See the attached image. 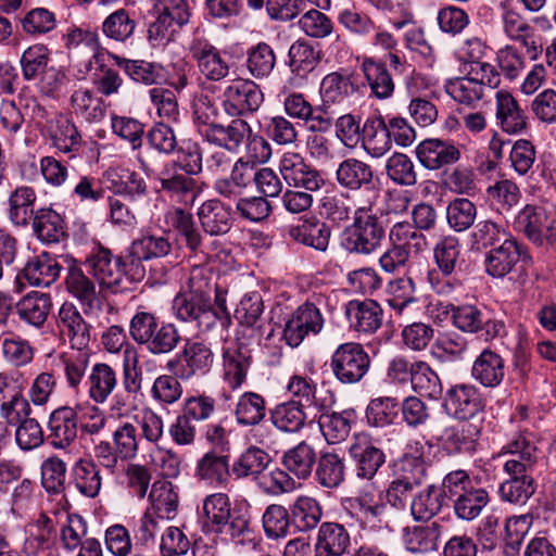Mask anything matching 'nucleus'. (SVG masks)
Segmentation results:
<instances>
[{
  "mask_svg": "<svg viewBox=\"0 0 556 556\" xmlns=\"http://www.w3.org/2000/svg\"><path fill=\"white\" fill-rule=\"evenodd\" d=\"M279 170L289 187L293 188L286 190L282 194L283 207L292 214H300L311 208L314 201L312 192L325 186L321 174L296 152H286L281 156Z\"/></svg>",
  "mask_w": 556,
  "mask_h": 556,
  "instance_id": "obj_1",
  "label": "nucleus"
},
{
  "mask_svg": "<svg viewBox=\"0 0 556 556\" xmlns=\"http://www.w3.org/2000/svg\"><path fill=\"white\" fill-rule=\"evenodd\" d=\"M213 286L202 268H193L185 291L173 300L175 316L185 323H192L201 331H208L217 323L213 311Z\"/></svg>",
  "mask_w": 556,
  "mask_h": 556,
  "instance_id": "obj_2",
  "label": "nucleus"
},
{
  "mask_svg": "<svg viewBox=\"0 0 556 556\" xmlns=\"http://www.w3.org/2000/svg\"><path fill=\"white\" fill-rule=\"evenodd\" d=\"M442 485L444 492L454 498V513L460 520L477 519L491 502L489 491L479 486L465 470L448 472L444 477Z\"/></svg>",
  "mask_w": 556,
  "mask_h": 556,
  "instance_id": "obj_3",
  "label": "nucleus"
},
{
  "mask_svg": "<svg viewBox=\"0 0 556 556\" xmlns=\"http://www.w3.org/2000/svg\"><path fill=\"white\" fill-rule=\"evenodd\" d=\"M369 205L359 206L354 212L353 224L348 226L341 235V247L351 254L369 255L381 245L384 237L382 226L378 218L370 213Z\"/></svg>",
  "mask_w": 556,
  "mask_h": 556,
  "instance_id": "obj_4",
  "label": "nucleus"
},
{
  "mask_svg": "<svg viewBox=\"0 0 556 556\" xmlns=\"http://www.w3.org/2000/svg\"><path fill=\"white\" fill-rule=\"evenodd\" d=\"M233 417L241 427H250V439L255 443L269 446L273 443V431L263 425L267 407L265 397L256 392L242 393L233 407Z\"/></svg>",
  "mask_w": 556,
  "mask_h": 556,
  "instance_id": "obj_5",
  "label": "nucleus"
},
{
  "mask_svg": "<svg viewBox=\"0 0 556 556\" xmlns=\"http://www.w3.org/2000/svg\"><path fill=\"white\" fill-rule=\"evenodd\" d=\"M369 366V355L357 342L340 344L330 357L331 371L343 384L359 382L367 374Z\"/></svg>",
  "mask_w": 556,
  "mask_h": 556,
  "instance_id": "obj_6",
  "label": "nucleus"
},
{
  "mask_svg": "<svg viewBox=\"0 0 556 556\" xmlns=\"http://www.w3.org/2000/svg\"><path fill=\"white\" fill-rule=\"evenodd\" d=\"M102 286L109 288L118 287L125 275L136 273V265L130 264V257H113L111 252L102 247L92 253L85 255L81 262Z\"/></svg>",
  "mask_w": 556,
  "mask_h": 556,
  "instance_id": "obj_7",
  "label": "nucleus"
},
{
  "mask_svg": "<svg viewBox=\"0 0 556 556\" xmlns=\"http://www.w3.org/2000/svg\"><path fill=\"white\" fill-rule=\"evenodd\" d=\"M42 485L48 493L62 494L60 508H55L53 514L56 521L62 526V541L67 548L70 545L66 539V530L70 529V507L67 504L65 491L66 464L58 457H49L41 467Z\"/></svg>",
  "mask_w": 556,
  "mask_h": 556,
  "instance_id": "obj_8",
  "label": "nucleus"
},
{
  "mask_svg": "<svg viewBox=\"0 0 556 556\" xmlns=\"http://www.w3.org/2000/svg\"><path fill=\"white\" fill-rule=\"evenodd\" d=\"M325 325L319 308L306 302L300 305L286 320L283 328V340L291 348H298L305 337L318 334Z\"/></svg>",
  "mask_w": 556,
  "mask_h": 556,
  "instance_id": "obj_9",
  "label": "nucleus"
},
{
  "mask_svg": "<svg viewBox=\"0 0 556 556\" xmlns=\"http://www.w3.org/2000/svg\"><path fill=\"white\" fill-rule=\"evenodd\" d=\"M539 450L532 438L525 433L515 435L500 456L506 457L503 464L507 475H531L539 459Z\"/></svg>",
  "mask_w": 556,
  "mask_h": 556,
  "instance_id": "obj_10",
  "label": "nucleus"
},
{
  "mask_svg": "<svg viewBox=\"0 0 556 556\" xmlns=\"http://www.w3.org/2000/svg\"><path fill=\"white\" fill-rule=\"evenodd\" d=\"M187 172L178 168L175 161L169 162L159 174L161 189L175 202L192 206L200 193L198 181Z\"/></svg>",
  "mask_w": 556,
  "mask_h": 556,
  "instance_id": "obj_11",
  "label": "nucleus"
},
{
  "mask_svg": "<svg viewBox=\"0 0 556 556\" xmlns=\"http://www.w3.org/2000/svg\"><path fill=\"white\" fill-rule=\"evenodd\" d=\"M263 100L261 88L249 79L233 80L223 93V105L230 116L255 112Z\"/></svg>",
  "mask_w": 556,
  "mask_h": 556,
  "instance_id": "obj_12",
  "label": "nucleus"
},
{
  "mask_svg": "<svg viewBox=\"0 0 556 556\" xmlns=\"http://www.w3.org/2000/svg\"><path fill=\"white\" fill-rule=\"evenodd\" d=\"M443 407L456 419L472 421L483 409V400L475 386L455 384L446 391Z\"/></svg>",
  "mask_w": 556,
  "mask_h": 556,
  "instance_id": "obj_13",
  "label": "nucleus"
},
{
  "mask_svg": "<svg viewBox=\"0 0 556 556\" xmlns=\"http://www.w3.org/2000/svg\"><path fill=\"white\" fill-rule=\"evenodd\" d=\"M191 58L197 62L200 73L208 80L219 81L229 73L228 62L220 51L206 38L195 36L190 46Z\"/></svg>",
  "mask_w": 556,
  "mask_h": 556,
  "instance_id": "obj_14",
  "label": "nucleus"
},
{
  "mask_svg": "<svg viewBox=\"0 0 556 556\" xmlns=\"http://www.w3.org/2000/svg\"><path fill=\"white\" fill-rule=\"evenodd\" d=\"M501 20L505 35L510 40L520 42L526 48L530 59L536 60L542 52V45L528 21L516 9L506 4L502 5Z\"/></svg>",
  "mask_w": 556,
  "mask_h": 556,
  "instance_id": "obj_15",
  "label": "nucleus"
},
{
  "mask_svg": "<svg viewBox=\"0 0 556 556\" xmlns=\"http://www.w3.org/2000/svg\"><path fill=\"white\" fill-rule=\"evenodd\" d=\"M349 454L355 464L356 476L362 479L371 480L386 462L383 451L375 445L369 435L364 433L353 438Z\"/></svg>",
  "mask_w": 556,
  "mask_h": 556,
  "instance_id": "obj_16",
  "label": "nucleus"
},
{
  "mask_svg": "<svg viewBox=\"0 0 556 556\" xmlns=\"http://www.w3.org/2000/svg\"><path fill=\"white\" fill-rule=\"evenodd\" d=\"M100 56L101 47L96 31L72 29V63L77 77L84 78L93 68L94 62L100 63Z\"/></svg>",
  "mask_w": 556,
  "mask_h": 556,
  "instance_id": "obj_17",
  "label": "nucleus"
},
{
  "mask_svg": "<svg viewBox=\"0 0 556 556\" xmlns=\"http://www.w3.org/2000/svg\"><path fill=\"white\" fill-rule=\"evenodd\" d=\"M336 180L349 191H366L376 194V177L371 165L356 159L343 160L336 170Z\"/></svg>",
  "mask_w": 556,
  "mask_h": 556,
  "instance_id": "obj_18",
  "label": "nucleus"
},
{
  "mask_svg": "<svg viewBox=\"0 0 556 556\" xmlns=\"http://www.w3.org/2000/svg\"><path fill=\"white\" fill-rule=\"evenodd\" d=\"M58 262L47 253L30 258L16 275V291L21 292L27 282L35 287H49L60 275Z\"/></svg>",
  "mask_w": 556,
  "mask_h": 556,
  "instance_id": "obj_19",
  "label": "nucleus"
},
{
  "mask_svg": "<svg viewBox=\"0 0 556 556\" xmlns=\"http://www.w3.org/2000/svg\"><path fill=\"white\" fill-rule=\"evenodd\" d=\"M176 362L181 364L179 377L188 380L195 375L208 372L214 363V354L205 343L187 340L176 355Z\"/></svg>",
  "mask_w": 556,
  "mask_h": 556,
  "instance_id": "obj_20",
  "label": "nucleus"
},
{
  "mask_svg": "<svg viewBox=\"0 0 556 556\" xmlns=\"http://www.w3.org/2000/svg\"><path fill=\"white\" fill-rule=\"evenodd\" d=\"M530 262L527 250H523L516 240L505 239L504 242L485 256V270L492 277H504L511 271L518 261Z\"/></svg>",
  "mask_w": 556,
  "mask_h": 556,
  "instance_id": "obj_21",
  "label": "nucleus"
},
{
  "mask_svg": "<svg viewBox=\"0 0 556 556\" xmlns=\"http://www.w3.org/2000/svg\"><path fill=\"white\" fill-rule=\"evenodd\" d=\"M393 477L420 486L427 479L424 444L414 441L407 444L405 453L394 462Z\"/></svg>",
  "mask_w": 556,
  "mask_h": 556,
  "instance_id": "obj_22",
  "label": "nucleus"
},
{
  "mask_svg": "<svg viewBox=\"0 0 556 556\" xmlns=\"http://www.w3.org/2000/svg\"><path fill=\"white\" fill-rule=\"evenodd\" d=\"M173 250L172 242L165 236L148 235L132 242L129 251L130 264L136 265V273L132 279H140L144 276V268L141 261L165 257Z\"/></svg>",
  "mask_w": 556,
  "mask_h": 556,
  "instance_id": "obj_23",
  "label": "nucleus"
},
{
  "mask_svg": "<svg viewBox=\"0 0 556 556\" xmlns=\"http://www.w3.org/2000/svg\"><path fill=\"white\" fill-rule=\"evenodd\" d=\"M345 316L355 331L374 333L382 325L383 311L374 300H352L345 306Z\"/></svg>",
  "mask_w": 556,
  "mask_h": 556,
  "instance_id": "obj_24",
  "label": "nucleus"
},
{
  "mask_svg": "<svg viewBox=\"0 0 556 556\" xmlns=\"http://www.w3.org/2000/svg\"><path fill=\"white\" fill-rule=\"evenodd\" d=\"M420 163L428 169L435 170L456 163L460 157L459 149L451 141L426 139L416 149Z\"/></svg>",
  "mask_w": 556,
  "mask_h": 556,
  "instance_id": "obj_25",
  "label": "nucleus"
},
{
  "mask_svg": "<svg viewBox=\"0 0 556 556\" xmlns=\"http://www.w3.org/2000/svg\"><path fill=\"white\" fill-rule=\"evenodd\" d=\"M156 363L148 358L140 364L139 352L132 344H127L123 351V387L128 394H138L142 388L143 371L154 374Z\"/></svg>",
  "mask_w": 556,
  "mask_h": 556,
  "instance_id": "obj_26",
  "label": "nucleus"
},
{
  "mask_svg": "<svg viewBox=\"0 0 556 556\" xmlns=\"http://www.w3.org/2000/svg\"><path fill=\"white\" fill-rule=\"evenodd\" d=\"M89 327L79 313H72V350H77L75 363L72 364V386L85 375L89 364Z\"/></svg>",
  "mask_w": 556,
  "mask_h": 556,
  "instance_id": "obj_27",
  "label": "nucleus"
},
{
  "mask_svg": "<svg viewBox=\"0 0 556 556\" xmlns=\"http://www.w3.org/2000/svg\"><path fill=\"white\" fill-rule=\"evenodd\" d=\"M307 408L302 401L290 400L279 403L269 412L270 420L282 432L298 433L308 419Z\"/></svg>",
  "mask_w": 556,
  "mask_h": 556,
  "instance_id": "obj_28",
  "label": "nucleus"
},
{
  "mask_svg": "<svg viewBox=\"0 0 556 556\" xmlns=\"http://www.w3.org/2000/svg\"><path fill=\"white\" fill-rule=\"evenodd\" d=\"M495 103L496 121L505 132L519 134L526 129V112L520 108L517 100L508 91H497L495 96Z\"/></svg>",
  "mask_w": 556,
  "mask_h": 556,
  "instance_id": "obj_29",
  "label": "nucleus"
},
{
  "mask_svg": "<svg viewBox=\"0 0 556 556\" xmlns=\"http://www.w3.org/2000/svg\"><path fill=\"white\" fill-rule=\"evenodd\" d=\"M288 235L298 243L325 252L329 245L331 230L326 223L311 217L291 226Z\"/></svg>",
  "mask_w": 556,
  "mask_h": 556,
  "instance_id": "obj_30",
  "label": "nucleus"
},
{
  "mask_svg": "<svg viewBox=\"0 0 556 556\" xmlns=\"http://www.w3.org/2000/svg\"><path fill=\"white\" fill-rule=\"evenodd\" d=\"M350 546L348 530L338 522L320 525L315 544L316 556H342Z\"/></svg>",
  "mask_w": 556,
  "mask_h": 556,
  "instance_id": "obj_31",
  "label": "nucleus"
},
{
  "mask_svg": "<svg viewBox=\"0 0 556 556\" xmlns=\"http://www.w3.org/2000/svg\"><path fill=\"white\" fill-rule=\"evenodd\" d=\"M108 55L135 83L151 86L165 79L163 66L159 63L129 60L112 52H109Z\"/></svg>",
  "mask_w": 556,
  "mask_h": 556,
  "instance_id": "obj_32",
  "label": "nucleus"
},
{
  "mask_svg": "<svg viewBox=\"0 0 556 556\" xmlns=\"http://www.w3.org/2000/svg\"><path fill=\"white\" fill-rule=\"evenodd\" d=\"M362 147L372 157H381L392 148V139L383 117L367 118L363 126Z\"/></svg>",
  "mask_w": 556,
  "mask_h": 556,
  "instance_id": "obj_33",
  "label": "nucleus"
},
{
  "mask_svg": "<svg viewBox=\"0 0 556 556\" xmlns=\"http://www.w3.org/2000/svg\"><path fill=\"white\" fill-rule=\"evenodd\" d=\"M250 136L251 126L244 119L236 118L226 126L218 124L206 140L229 152H238Z\"/></svg>",
  "mask_w": 556,
  "mask_h": 556,
  "instance_id": "obj_34",
  "label": "nucleus"
},
{
  "mask_svg": "<svg viewBox=\"0 0 556 556\" xmlns=\"http://www.w3.org/2000/svg\"><path fill=\"white\" fill-rule=\"evenodd\" d=\"M202 229L211 236L226 233L231 226L230 210L218 200H208L198 210Z\"/></svg>",
  "mask_w": 556,
  "mask_h": 556,
  "instance_id": "obj_35",
  "label": "nucleus"
},
{
  "mask_svg": "<svg viewBox=\"0 0 556 556\" xmlns=\"http://www.w3.org/2000/svg\"><path fill=\"white\" fill-rule=\"evenodd\" d=\"M472 376L484 387H497L505 376L504 359L489 349L483 350L473 363Z\"/></svg>",
  "mask_w": 556,
  "mask_h": 556,
  "instance_id": "obj_36",
  "label": "nucleus"
},
{
  "mask_svg": "<svg viewBox=\"0 0 556 556\" xmlns=\"http://www.w3.org/2000/svg\"><path fill=\"white\" fill-rule=\"evenodd\" d=\"M361 68L372 96L384 100L393 94L395 85L383 62L364 58Z\"/></svg>",
  "mask_w": 556,
  "mask_h": 556,
  "instance_id": "obj_37",
  "label": "nucleus"
},
{
  "mask_svg": "<svg viewBox=\"0 0 556 556\" xmlns=\"http://www.w3.org/2000/svg\"><path fill=\"white\" fill-rule=\"evenodd\" d=\"M165 220L185 241L189 250L192 252L201 250L203 238L191 213L181 207H173L166 213Z\"/></svg>",
  "mask_w": 556,
  "mask_h": 556,
  "instance_id": "obj_38",
  "label": "nucleus"
},
{
  "mask_svg": "<svg viewBox=\"0 0 556 556\" xmlns=\"http://www.w3.org/2000/svg\"><path fill=\"white\" fill-rule=\"evenodd\" d=\"M481 433V425L476 421L464 420L454 426L446 427L442 433L443 444L454 452H470Z\"/></svg>",
  "mask_w": 556,
  "mask_h": 556,
  "instance_id": "obj_39",
  "label": "nucleus"
},
{
  "mask_svg": "<svg viewBox=\"0 0 556 556\" xmlns=\"http://www.w3.org/2000/svg\"><path fill=\"white\" fill-rule=\"evenodd\" d=\"M18 317L34 327L45 324L50 308L51 300L47 293L33 291L23 296L15 305Z\"/></svg>",
  "mask_w": 556,
  "mask_h": 556,
  "instance_id": "obj_40",
  "label": "nucleus"
},
{
  "mask_svg": "<svg viewBox=\"0 0 556 556\" xmlns=\"http://www.w3.org/2000/svg\"><path fill=\"white\" fill-rule=\"evenodd\" d=\"M250 358L247 350L230 346L223 352L224 379L228 386L236 390L245 381L250 368Z\"/></svg>",
  "mask_w": 556,
  "mask_h": 556,
  "instance_id": "obj_41",
  "label": "nucleus"
},
{
  "mask_svg": "<svg viewBox=\"0 0 556 556\" xmlns=\"http://www.w3.org/2000/svg\"><path fill=\"white\" fill-rule=\"evenodd\" d=\"M316 481L324 488H338L345 477L344 459L334 452H321L316 459Z\"/></svg>",
  "mask_w": 556,
  "mask_h": 556,
  "instance_id": "obj_42",
  "label": "nucleus"
},
{
  "mask_svg": "<svg viewBox=\"0 0 556 556\" xmlns=\"http://www.w3.org/2000/svg\"><path fill=\"white\" fill-rule=\"evenodd\" d=\"M195 477L214 486L224 485L230 477L228 457L206 453L197 464Z\"/></svg>",
  "mask_w": 556,
  "mask_h": 556,
  "instance_id": "obj_43",
  "label": "nucleus"
},
{
  "mask_svg": "<svg viewBox=\"0 0 556 556\" xmlns=\"http://www.w3.org/2000/svg\"><path fill=\"white\" fill-rule=\"evenodd\" d=\"M547 213L543 207L526 205L516 216L515 227L541 247L544 244L543 228L548 218Z\"/></svg>",
  "mask_w": 556,
  "mask_h": 556,
  "instance_id": "obj_44",
  "label": "nucleus"
},
{
  "mask_svg": "<svg viewBox=\"0 0 556 556\" xmlns=\"http://www.w3.org/2000/svg\"><path fill=\"white\" fill-rule=\"evenodd\" d=\"M462 255V244L457 237L448 235L441 238L433 248L434 263L442 276L455 274Z\"/></svg>",
  "mask_w": 556,
  "mask_h": 556,
  "instance_id": "obj_45",
  "label": "nucleus"
},
{
  "mask_svg": "<svg viewBox=\"0 0 556 556\" xmlns=\"http://www.w3.org/2000/svg\"><path fill=\"white\" fill-rule=\"evenodd\" d=\"M444 489L441 490L434 484L428 485L414 496L410 503V513L417 521L432 519L442 508L444 501Z\"/></svg>",
  "mask_w": 556,
  "mask_h": 556,
  "instance_id": "obj_46",
  "label": "nucleus"
},
{
  "mask_svg": "<svg viewBox=\"0 0 556 556\" xmlns=\"http://www.w3.org/2000/svg\"><path fill=\"white\" fill-rule=\"evenodd\" d=\"M316 459L314 447L302 441L285 453L282 463L295 477L306 479L311 476Z\"/></svg>",
  "mask_w": 556,
  "mask_h": 556,
  "instance_id": "obj_47",
  "label": "nucleus"
},
{
  "mask_svg": "<svg viewBox=\"0 0 556 556\" xmlns=\"http://www.w3.org/2000/svg\"><path fill=\"white\" fill-rule=\"evenodd\" d=\"M442 535V526L434 521L426 526L414 527L405 535L406 548L412 553L437 551Z\"/></svg>",
  "mask_w": 556,
  "mask_h": 556,
  "instance_id": "obj_48",
  "label": "nucleus"
},
{
  "mask_svg": "<svg viewBox=\"0 0 556 556\" xmlns=\"http://www.w3.org/2000/svg\"><path fill=\"white\" fill-rule=\"evenodd\" d=\"M390 243H396L407 253V260L424 252L428 245L426 236L409 223H396L389 233Z\"/></svg>",
  "mask_w": 556,
  "mask_h": 556,
  "instance_id": "obj_49",
  "label": "nucleus"
},
{
  "mask_svg": "<svg viewBox=\"0 0 556 556\" xmlns=\"http://www.w3.org/2000/svg\"><path fill=\"white\" fill-rule=\"evenodd\" d=\"M33 228L38 238L46 242H59L66 237L63 218L51 208L37 211L34 216Z\"/></svg>",
  "mask_w": 556,
  "mask_h": 556,
  "instance_id": "obj_50",
  "label": "nucleus"
},
{
  "mask_svg": "<svg viewBox=\"0 0 556 556\" xmlns=\"http://www.w3.org/2000/svg\"><path fill=\"white\" fill-rule=\"evenodd\" d=\"M36 193L30 187H18L10 195L9 217L15 226H27L34 220Z\"/></svg>",
  "mask_w": 556,
  "mask_h": 556,
  "instance_id": "obj_51",
  "label": "nucleus"
},
{
  "mask_svg": "<svg viewBox=\"0 0 556 556\" xmlns=\"http://www.w3.org/2000/svg\"><path fill=\"white\" fill-rule=\"evenodd\" d=\"M289 67L298 76L311 73L320 61V50L305 40H296L289 48Z\"/></svg>",
  "mask_w": 556,
  "mask_h": 556,
  "instance_id": "obj_52",
  "label": "nucleus"
},
{
  "mask_svg": "<svg viewBox=\"0 0 556 556\" xmlns=\"http://www.w3.org/2000/svg\"><path fill=\"white\" fill-rule=\"evenodd\" d=\"M137 22L125 9H118L108 15L101 26L105 37L119 43H125L132 38Z\"/></svg>",
  "mask_w": 556,
  "mask_h": 556,
  "instance_id": "obj_53",
  "label": "nucleus"
},
{
  "mask_svg": "<svg viewBox=\"0 0 556 556\" xmlns=\"http://www.w3.org/2000/svg\"><path fill=\"white\" fill-rule=\"evenodd\" d=\"M292 518L301 531L315 529L321 520L320 503L307 495L299 496L291 506Z\"/></svg>",
  "mask_w": 556,
  "mask_h": 556,
  "instance_id": "obj_54",
  "label": "nucleus"
},
{
  "mask_svg": "<svg viewBox=\"0 0 556 556\" xmlns=\"http://www.w3.org/2000/svg\"><path fill=\"white\" fill-rule=\"evenodd\" d=\"M477 206L467 198H456L446 207V220L456 232H464L473 226L477 219Z\"/></svg>",
  "mask_w": 556,
  "mask_h": 556,
  "instance_id": "obj_55",
  "label": "nucleus"
},
{
  "mask_svg": "<svg viewBox=\"0 0 556 556\" xmlns=\"http://www.w3.org/2000/svg\"><path fill=\"white\" fill-rule=\"evenodd\" d=\"M354 92L351 76L342 72L327 74L320 84V94L325 103H341Z\"/></svg>",
  "mask_w": 556,
  "mask_h": 556,
  "instance_id": "obj_56",
  "label": "nucleus"
},
{
  "mask_svg": "<svg viewBox=\"0 0 556 556\" xmlns=\"http://www.w3.org/2000/svg\"><path fill=\"white\" fill-rule=\"evenodd\" d=\"M410 384L415 392L432 400L439 399L443 391L438 374L425 362H415Z\"/></svg>",
  "mask_w": 556,
  "mask_h": 556,
  "instance_id": "obj_57",
  "label": "nucleus"
},
{
  "mask_svg": "<svg viewBox=\"0 0 556 556\" xmlns=\"http://www.w3.org/2000/svg\"><path fill=\"white\" fill-rule=\"evenodd\" d=\"M149 500L159 517L172 519L178 507V494L168 481H155L152 484Z\"/></svg>",
  "mask_w": 556,
  "mask_h": 556,
  "instance_id": "obj_58",
  "label": "nucleus"
},
{
  "mask_svg": "<svg viewBox=\"0 0 556 556\" xmlns=\"http://www.w3.org/2000/svg\"><path fill=\"white\" fill-rule=\"evenodd\" d=\"M500 485V495L504 502L525 504L535 492V482L531 475L514 476Z\"/></svg>",
  "mask_w": 556,
  "mask_h": 556,
  "instance_id": "obj_59",
  "label": "nucleus"
},
{
  "mask_svg": "<svg viewBox=\"0 0 556 556\" xmlns=\"http://www.w3.org/2000/svg\"><path fill=\"white\" fill-rule=\"evenodd\" d=\"M180 334L174 324L157 323L149 340H146L142 345L147 346V350L154 354H166L172 352L180 342Z\"/></svg>",
  "mask_w": 556,
  "mask_h": 556,
  "instance_id": "obj_60",
  "label": "nucleus"
},
{
  "mask_svg": "<svg viewBox=\"0 0 556 556\" xmlns=\"http://www.w3.org/2000/svg\"><path fill=\"white\" fill-rule=\"evenodd\" d=\"M276 65V55L273 48L260 42L248 52L247 68L257 79L267 77Z\"/></svg>",
  "mask_w": 556,
  "mask_h": 556,
  "instance_id": "obj_61",
  "label": "nucleus"
},
{
  "mask_svg": "<svg viewBox=\"0 0 556 556\" xmlns=\"http://www.w3.org/2000/svg\"><path fill=\"white\" fill-rule=\"evenodd\" d=\"M269 462L270 457L264 450L251 446L233 463L231 470L237 478L256 476L268 466Z\"/></svg>",
  "mask_w": 556,
  "mask_h": 556,
  "instance_id": "obj_62",
  "label": "nucleus"
},
{
  "mask_svg": "<svg viewBox=\"0 0 556 556\" xmlns=\"http://www.w3.org/2000/svg\"><path fill=\"white\" fill-rule=\"evenodd\" d=\"M73 478L77 490L87 497L98 495L101 479L96 465L89 459H80L73 469Z\"/></svg>",
  "mask_w": 556,
  "mask_h": 556,
  "instance_id": "obj_63",
  "label": "nucleus"
},
{
  "mask_svg": "<svg viewBox=\"0 0 556 556\" xmlns=\"http://www.w3.org/2000/svg\"><path fill=\"white\" fill-rule=\"evenodd\" d=\"M1 354L9 364L21 367L31 362L34 349L26 339L9 334L1 340Z\"/></svg>",
  "mask_w": 556,
  "mask_h": 556,
  "instance_id": "obj_64",
  "label": "nucleus"
}]
</instances>
